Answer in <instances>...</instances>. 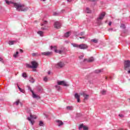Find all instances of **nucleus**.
Instances as JSON below:
<instances>
[{"instance_id":"nucleus-1","label":"nucleus","mask_w":130,"mask_h":130,"mask_svg":"<svg viewBox=\"0 0 130 130\" xmlns=\"http://www.w3.org/2000/svg\"><path fill=\"white\" fill-rule=\"evenodd\" d=\"M5 2L7 5H11L12 7L16 8L17 11L19 12H26L29 10V7H27L23 4L14 3L9 0H5Z\"/></svg>"},{"instance_id":"nucleus-2","label":"nucleus","mask_w":130,"mask_h":130,"mask_svg":"<svg viewBox=\"0 0 130 130\" xmlns=\"http://www.w3.org/2000/svg\"><path fill=\"white\" fill-rule=\"evenodd\" d=\"M72 45L73 47H76V48H79V49H87L88 48V45L86 44H78L76 43H72Z\"/></svg>"},{"instance_id":"nucleus-3","label":"nucleus","mask_w":130,"mask_h":130,"mask_svg":"<svg viewBox=\"0 0 130 130\" xmlns=\"http://www.w3.org/2000/svg\"><path fill=\"white\" fill-rule=\"evenodd\" d=\"M104 17H105V12L101 13L99 15V17H98L95 23H96V24L99 25H101L102 24V20L104 18Z\"/></svg>"},{"instance_id":"nucleus-4","label":"nucleus","mask_w":130,"mask_h":130,"mask_svg":"<svg viewBox=\"0 0 130 130\" xmlns=\"http://www.w3.org/2000/svg\"><path fill=\"white\" fill-rule=\"evenodd\" d=\"M31 65L30 64H26V68H28L29 69H37V67H38V63L35 61H32L31 62Z\"/></svg>"},{"instance_id":"nucleus-5","label":"nucleus","mask_w":130,"mask_h":130,"mask_svg":"<svg viewBox=\"0 0 130 130\" xmlns=\"http://www.w3.org/2000/svg\"><path fill=\"white\" fill-rule=\"evenodd\" d=\"M37 118V117L35 115H30V117H27L28 120L30 121L31 124L33 125L34 124V122H35V121H34V119H36Z\"/></svg>"},{"instance_id":"nucleus-6","label":"nucleus","mask_w":130,"mask_h":130,"mask_svg":"<svg viewBox=\"0 0 130 130\" xmlns=\"http://www.w3.org/2000/svg\"><path fill=\"white\" fill-rule=\"evenodd\" d=\"M50 48L52 50H54V51H55L56 53H59V54H61V53H62L63 52L62 50H57L56 46H51L50 47Z\"/></svg>"},{"instance_id":"nucleus-7","label":"nucleus","mask_w":130,"mask_h":130,"mask_svg":"<svg viewBox=\"0 0 130 130\" xmlns=\"http://www.w3.org/2000/svg\"><path fill=\"white\" fill-rule=\"evenodd\" d=\"M57 85L59 86H64V87H68L69 84L65 81H57Z\"/></svg>"},{"instance_id":"nucleus-8","label":"nucleus","mask_w":130,"mask_h":130,"mask_svg":"<svg viewBox=\"0 0 130 130\" xmlns=\"http://www.w3.org/2000/svg\"><path fill=\"white\" fill-rule=\"evenodd\" d=\"M130 67V61L129 60H127L124 61V70H125L126 71H127V70H128L129 69Z\"/></svg>"},{"instance_id":"nucleus-9","label":"nucleus","mask_w":130,"mask_h":130,"mask_svg":"<svg viewBox=\"0 0 130 130\" xmlns=\"http://www.w3.org/2000/svg\"><path fill=\"white\" fill-rule=\"evenodd\" d=\"M64 67V62L60 61L55 64V68L57 69H61Z\"/></svg>"},{"instance_id":"nucleus-10","label":"nucleus","mask_w":130,"mask_h":130,"mask_svg":"<svg viewBox=\"0 0 130 130\" xmlns=\"http://www.w3.org/2000/svg\"><path fill=\"white\" fill-rule=\"evenodd\" d=\"M61 26V24L58 22V21H56L54 24V27L56 28V29H60V27Z\"/></svg>"},{"instance_id":"nucleus-11","label":"nucleus","mask_w":130,"mask_h":130,"mask_svg":"<svg viewBox=\"0 0 130 130\" xmlns=\"http://www.w3.org/2000/svg\"><path fill=\"white\" fill-rule=\"evenodd\" d=\"M83 61L87 62H92L94 61V57H91L89 59H84Z\"/></svg>"},{"instance_id":"nucleus-12","label":"nucleus","mask_w":130,"mask_h":130,"mask_svg":"<svg viewBox=\"0 0 130 130\" xmlns=\"http://www.w3.org/2000/svg\"><path fill=\"white\" fill-rule=\"evenodd\" d=\"M16 85L17 86V87L18 88V90L21 92V93H23V94H25V89H23L20 87V85H19V82H17L16 83Z\"/></svg>"},{"instance_id":"nucleus-13","label":"nucleus","mask_w":130,"mask_h":130,"mask_svg":"<svg viewBox=\"0 0 130 130\" xmlns=\"http://www.w3.org/2000/svg\"><path fill=\"white\" fill-rule=\"evenodd\" d=\"M32 94V98H34L35 99H40V96L39 95H37L36 94L34 93V91H32L31 92Z\"/></svg>"},{"instance_id":"nucleus-14","label":"nucleus","mask_w":130,"mask_h":130,"mask_svg":"<svg viewBox=\"0 0 130 130\" xmlns=\"http://www.w3.org/2000/svg\"><path fill=\"white\" fill-rule=\"evenodd\" d=\"M82 95L84 98V100H88V99H89V94H87L85 92H83Z\"/></svg>"},{"instance_id":"nucleus-15","label":"nucleus","mask_w":130,"mask_h":130,"mask_svg":"<svg viewBox=\"0 0 130 130\" xmlns=\"http://www.w3.org/2000/svg\"><path fill=\"white\" fill-rule=\"evenodd\" d=\"M81 128H83V130H88V127L86 126H84L83 124L80 125L79 127V129H81Z\"/></svg>"},{"instance_id":"nucleus-16","label":"nucleus","mask_w":130,"mask_h":130,"mask_svg":"<svg viewBox=\"0 0 130 130\" xmlns=\"http://www.w3.org/2000/svg\"><path fill=\"white\" fill-rule=\"evenodd\" d=\"M51 53H52V52H42V54L43 55L48 56V55H50V54H51Z\"/></svg>"},{"instance_id":"nucleus-17","label":"nucleus","mask_w":130,"mask_h":130,"mask_svg":"<svg viewBox=\"0 0 130 130\" xmlns=\"http://www.w3.org/2000/svg\"><path fill=\"white\" fill-rule=\"evenodd\" d=\"M69 36H71V31H68L64 34V37L68 38Z\"/></svg>"},{"instance_id":"nucleus-18","label":"nucleus","mask_w":130,"mask_h":130,"mask_svg":"<svg viewBox=\"0 0 130 130\" xmlns=\"http://www.w3.org/2000/svg\"><path fill=\"white\" fill-rule=\"evenodd\" d=\"M90 42H93V43H98V39H93L90 40Z\"/></svg>"},{"instance_id":"nucleus-19","label":"nucleus","mask_w":130,"mask_h":130,"mask_svg":"<svg viewBox=\"0 0 130 130\" xmlns=\"http://www.w3.org/2000/svg\"><path fill=\"white\" fill-rule=\"evenodd\" d=\"M57 122L58 123V126H61V125H62V124H63V123L62 122V121H61L59 120H57Z\"/></svg>"},{"instance_id":"nucleus-20","label":"nucleus","mask_w":130,"mask_h":130,"mask_svg":"<svg viewBox=\"0 0 130 130\" xmlns=\"http://www.w3.org/2000/svg\"><path fill=\"white\" fill-rule=\"evenodd\" d=\"M17 42L16 41H10L9 42V45H13L14 43H16Z\"/></svg>"},{"instance_id":"nucleus-21","label":"nucleus","mask_w":130,"mask_h":130,"mask_svg":"<svg viewBox=\"0 0 130 130\" xmlns=\"http://www.w3.org/2000/svg\"><path fill=\"white\" fill-rule=\"evenodd\" d=\"M29 82H30V83H32L33 84L34 83H35V80H34V78H33V77H29Z\"/></svg>"},{"instance_id":"nucleus-22","label":"nucleus","mask_w":130,"mask_h":130,"mask_svg":"<svg viewBox=\"0 0 130 130\" xmlns=\"http://www.w3.org/2000/svg\"><path fill=\"white\" fill-rule=\"evenodd\" d=\"M38 34L42 37L43 36V31L39 30L38 31Z\"/></svg>"},{"instance_id":"nucleus-23","label":"nucleus","mask_w":130,"mask_h":130,"mask_svg":"<svg viewBox=\"0 0 130 130\" xmlns=\"http://www.w3.org/2000/svg\"><path fill=\"white\" fill-rule=\"evenodd\" d=\"M103 70L102 69H99V70H96L95 71V72L96 73V74H99V73H101V72H103Z\"/></svg>"},{"instance_id":"nucleus-24","label":"nucleus","mask_w":130,"mask_h":130,"mask_svg":"<svg viewBox=\"0 0 130 130\" xmlns=\"http://www.w3.org/2000/svg\"><path fill=\"white\" fill-rule=\"evenodd\" d=\"M39 124L40 126H44V123L42 121H40Z\"/></svg>"},{"instance_id":"nucleus-25","label":"nucleus","mask_w":130,"mask_h":130,"mask_svg":"<svg viewBox=\"0 0 130 130\" xmlns=\"http://www.w3.org/2000/svg\"><path fill=\"white\" fill-rule=\"evenodd\" d=\"M18 54H19V52L18 51H16V53H15L13 55L14 57H15V58H17V57L18 56Z\"/></svg>"},{"instance_id":"nucleus-26","label":"nucleus","mask_w":130,"mask_h":130,"mask_svg":"<svg viewBox=\"0 0 130 130\" xmlns=\"http://www.w3.org/2000/svg\"><path fill=\"white\" fill-rule=\"evenodd\" d=\"M84 35H85V32H81L80 33H79V34L78 35V37H80V36H84Z\"/></svg>"},{"instance_id":"nucleus-27","label":"nucleus","mask_w":130,"mask_h":130,"mask_svg":"<svg viewBox=\"0 0 130 130\" xmlns=\"http://www.w3.org/2000/svg\"><path fill=\"white\" fill-rule=\"evenodd\" d=\"M74 96L76 99H78L80 98V95H79L78 93H75Z\"/></svg>"},{"instance_id":"nucleus-28","label":"nucleus","mask_w":130,"mask_h":130,"mask_svg":"<svg viewBox=\"0 0 130 130\" xmlns=\"http://www.w3.org/2000/svg\"><path fill=\"white\" fill-rule=\"evenodd\" d=\"M55 88L57 91H60V86L59 85H55Z\"/></svg>"},{"instance_id":"nucleus-29","label":"nucleus","mask_w":130,"mask_h":130,"mask_svg":"<svg viewBox=\"0 0 130 130\" xmlns=\"http://www.w3.org/2000/svg\"><path fill=\"white\" fill-rule=\"evenodd\" d=\"M67 109L68 110H73V107H72V106H68V107H67Z\"/></svg>"},{"instance_id":"nucleus-30","label":"nucleus","mask_w":130,"mask_h":130,"mask_svg":"<svg viewBox=\"0 0 130 130\" xmlns=\"http://www.w3.org/2000/svg\"><path fill=\"white\" fill-rule=\"evenodd\" d=\"M86 13H87V14H90L91 10H90V9H89L88 8H87L86 10Z\"/></svg>"},{"instance_id":"nucleus-31","label":"nucleus","mask_w":130,"mask_h":130,"mask_svg":"<svg viewBox=\"0 0 130 130\" xmlns=\"http://www.w3.org/2000/svg\"><path fill=\"white\" fill-rule=\"evenodd\" d=\"M22 77L23 78H27V74H26V73H22Z\"/></svg>"},{"instance_id":"nucleus-32","label":"nucleus","mask_w":130,"mask_h":130,"mask_svg":"<svg viewBox=\"0 0 130 130\" xmlns=\"http://www.w3.org/2000/svg\"><path fill=\"white\" fill-rule=\"evenodd\" d=\"M101 93L102 94V95H105L106 94V90H103L101 91Z\"/></svg>"},{"instance_id":"nucleus-33","label":"nucleus","mask_w":130,"mask_h":130,"mask_svg":"<svg viewBox=\"0 0 130 130\" xmlns=\"http://www.w3.org/2000/svg\"><path fill=\"white\" fill-rule=\"evenodd\" d=\"M27 88H28V90L30 91V92L31 93H32V92H34L33 90H32V89H31V87H30V86H27Z\"/></svg>"},{"instance_id":"nucleus-34","label":"nucleus","mask_w":130,"mask_h":130,"mask_svg":"<svg viewBox=\"0 0 130 130\" xmlns=\"http://www.w3.org/2000/svg\"><path fill=\"white\" fill-rule=\"evenodd\" d=\"M46 24H47V21L45 20L44 21L43 23L41 24V26H44Z\"/></svg>"},{"instance_id":"nucleus-35","label":"nucleus","mask_w":130,"mask_h":130,"mask_svg":"<svg viewBox=\"0 0 130 130\" xmlns=\"http://www.w3.org/2000/svg\"><path fill=\"white\" fill-rule=\"evenodd\" d=\"M39 92H42L43 91V88L41 87H40L38 89Z\"/></svg>"},{"instance_id":"nucleus-36","label":"nucleus","mask_w":130,"mask_h":130,"mask_svg":"<svg viewBox=\"0 0 130 130\" xmlns=\"http://www.w3.org/2000/svg\"><path fill=\"white\" fill-rule=\"evenodd\" d=\"M16 105H19V104L20 103V100H18L17 101L15 102Z\"/></svg>"},{"instance_id":"nucleus-37","label":"nucleus","mask_w":130,"mask_h":130,"mask_svg":"<svg viewBox=\"0 0 130 130\" xmlns=\"http://www.w3.org/2000/svg\"><path fill=\"white\" fill-rule=\"evenodd\" d=\"M120 27L122 28L123 29H125V25L124 24H121Z\"/></svg>"},{"instance_id":"nucleus-38","label":"nucleus","mask_w":130,"mask_h":130,"mask_svg":"<svg viewBox=\"0 0 130 130\" xmlns=\"http://www.w3.org/2000/svg\"><path fill=\"white\" fill-rule=\"evenodd\" d=\"M43 81H44V82H47V81H48V79L47 78V77H44L43 79Z\"/></svg>"},{"instance_id":"nucleus-39","label":"nucleus","mask_w":130,"mask_h":130,"mask_svg":"<svg viewBox=\"0 0 130 130\" xmlns=\"http://www.w3.org/2000/svg\"><path fill=\"white\" fill-rule=\"evenodd\" d=\"M79 57L80 59H82V58H83V57H84V54L81 55Z\"/></svg>"},{"instance_id":"nucleus-40","label":"nucleus","mask_w":130,"mask_h":130,"mask_svg":"<svg viewBox=\"0 0 130 130\" xmlns=\"http://www.w3.org/2000/svg\"><path fill=\"white\" fill-rule=\"evenodd\" d=\"M53 16H57L58 15V13L56 12H54L53 14Z\"/></svg>"},{"instance_id":"nucleus-41","label":"nucleus","mask_w":130,"mask_h":130,"mask_svg":"<svg viewBox=\"0 0 130 130\" xmlns=\"http://www.w3.org/2000/svg\"><path fill=\"white\" fill-rule=\"evenodd\" d=\"M79 38L80 39H85V38H86V37H81V36H80Z\"/></svg>"},{"instance_id":"nucleus-42","label":"nucleus","mask_w":130,"mask_h":130,"mask_svg":"<svg viewBox=\"0 0 130 130\" xmlns=\"http://www.w3.org/2000/svg\"><path fill=\"white\" fill-rule=\"evenodd\" d=\"M41 29L42 30H47V28L46 27H42Z\"/></svg>"},{"instance_id":"nucleus-43","label":"nucleus","mask_w":130,"mask_h":130,"mask_svg":"<svg viewBox=\"0 0 130 130\" xmlns=\"http://www.w3.org/2000/svg\"><path fill=\"white\" fill-rule=\"evenodd\" d=\"M19 50V52H20L21 53H22V52H23V50L20 49Z\"/></svg>"},{"instance_id":"nucleus-44","label":"nucleus","mask_w":130,"mask_h":130,"mask_svg":"<svg viewBox=\"0 0 130 130\" xmlns=\"http://www.w3.org/2000/svg\"><path fill=\"white\" fill-rule=\"evenodd\" d=\"M119 116H120V117H123V115L122 114H119Z\"/></svg>"},{"instance_id":"nucleus-45","label":"nucleus","mask_w":130,"mask_h":130,"mask_svg":"<svg viewBox=\"0 0 130 130\" xmlns=\"http://www.w3.org/2000/svg\"><path fill=\"white\" fill-rule=\"evenodd\" d=\"M90 1V2H97V1L98 0H89Z\"/></svg>"},{"instance_id":"nucleus-46","label":"nucleus","mask_w":130,"mask_h":130,"mask_svg":"<svg viewBox=\"0 0 130 130\" xmlns=\"http://www.w3.org/2000/svg\"><path fill=\"white\" fill-rule=\"evenodd\" d=\"M77 102H80V98L77 99Z\"/></svg>"},{"instance_id":"nucleus-47","label":"nucleus","mask_w":130,"mask_h":130,"mask_svg":"<svg viewBox=\"0 0 130 130\" xmlns=\"http://www.w3.org/2000/svg\"><path fill=\"white\" fill-rule=\"evenodd\" d=\"M111 24H112V22H110L109 23V26H111Z\"/></svg>"},{"instance_id":"nucleus-48","label":"nucleus","mask_w":130,"mask_h":130,"mask_svg":"<svg viewBox=\"0 0 130 130\" xmlns=\"http://www.w3.org/2000/svg\"><path fill=\"white\" fill-rule=\"evenodd\" d=\"M72 1H73V0H67V1H68L69 3H71V2H72Z\"/></svg>"},{"instance_id":"nucleus-49","label":"nucleus","mask_w":130,"mask_h":130,"mask_svg":"<svg viewBox=\"0 0 130 130\" xmlns=\"http://www.w3.org/2000/svg\"><path fill=\"white\" fill-rule=\"evenodd\" d=\"M32 56H35L36 54L35 53H32Z\"/></svg>"},{"instance_id":"nucleus-50","label":"nucleus","mask_w":130,"mask_h":130,"mask_svg":"<svg viewBox=\"0 0 130 130\" xmlns=\"http://www.w3.org/2000/svg\"><path fill=\"white\" fill-rule=\"evenodd\" d=\"M50 73H51L50 71H48V75H50Z\"/></svg>"},{"instance_id":"nucleus-51","label":"nucleus","mask_w":130,"mask_h":130,"mask_svg":"<svg viewBox=\"0 0 130 130\" xmlns=\"http://www.w3.org/2000/svg\"><path fill=\"white\" fill-rule=\"evenodd\" d=\"M2 60H3V58H2V57H0V61H2Z\"/></svg>"},{"instance_id":"nucleus-52","label":"nucleus","mask_w":130,"mask_h":130,"mask_svg":"<svg viewBox=\"0 0 130 130\" xmlns=\"http://www.w3.org/2000/svg\"><path fill=\"white\" fill-rule=\"evenodd\" d=\"M44 115L46 116V117H48V116H47V115H46L45 114H44Z\"/></svg>"},{"instance_id":"nucleus-53","label":"nucleus","mask_w":130,"mask_h":130,"mask_svg":"<svg viewBox=\"0 0 130 130\" xmlns=\"http://www.w3.org/2000/svg\"><path fill=\"white\" fill-rule=\"evenodd\" d=\"M110 30H112V28H110V29H109V31H110Z\"/></svg>"},{"instance_id":"nucleus-54","label":"nucleus","mask_w":130,"mask_h":130,"mask_svg":"<svg viewBox=\"0 0 130 130\" xmlns=\"http://www.w3.org/2000/svg\"><path fill=\"white\" fill-rule=\"evenodd\" d=\"M128 73L130 74V70L128 71Z\"/></svg>"},{"instance_id":"nucleus-55","label":"nucleus","mask_w":130,"mask_h":130,"mask_svg":"<svg viewBox=\"0 0 130 130\" xmlns=\"http://www.w3.org/2000/svg\"><path fill=\"white\" fill-rule=\"evenodd\" d=\"M43 1V2H45V1H46V0H42Z\"/></svg>"},{"instance_id":"nucleus-56","label":"nucleus","mask_w":130,"mask_h":130,"mask_svg":"<svg viewBox=\"0 0 130 130\" xmlns=\"http://www.w3.org/2000/svg\"><path fill=\"white\" fill-rule=\"evenodd\" d=\"M106 80H107V77H106Z\"/></svg>"}]
</instances>
